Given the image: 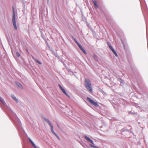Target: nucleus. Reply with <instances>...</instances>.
I'll return each instance as SVG.
<instances>
[{"label":"nucleus","instance_id":"obj_1","mask_svg":"<svg viewBox=\"0 0 148 148\" xmlns=\"http://www.w3.org/2000/svg\"><path fill=\"white\" fill-rule=\"evenodd\" d=\"M84 84L85 87L87 90L92 92V85L90 80L86 78L84 80Z\"/></svg>","mask_w":148,"mask_h":148},{"label":"nucleus","instance_id":"obj_2","mask_svg":"<svg viewBox=\"0 0 148 148\" xmlns=\"http://www.w3.org/2000/svg\"><path fill=\"white\" fill-rule=\"evenodd\" d=\"M12 10H13V16L12 18V21L13 25L14 27V29L16 30L17 29V27L16 26V21H15V14L14 10V8L13 7H12Z\"/></svg>","mask_w":148,"mask_h":148},{"label":"nucleus","instance_id":"obj_3","mask_svg":"<svg viewBox=\"0 0 148 148\" xmlns=\"http://www.w3.org/2000/svg\"><path fill=\"white\" fill-rule=\"evenodd\" d=\"M73 39L75 41V43L77 44V45L79 47V48L85 54H86V53L84 49L82 47V46L77 42V41L75 40V39L73 38Z\"/></svg>","mask_w":148,"mask_h":148},{"label":"nucleus","instance_id":"obj_4","mask_svg":"<svg viewBox=\"0 0 148 148\" xmlns=\"http://www.w3.org/2000/svg\"><path fill=\"white\" fill-rule=\"evenodd\" d=\"M86 99L88 101L90 102L92 104L95 106H98V104L97 103L94 101L90 98L87 97L86 98Z\"/></svg>","mask_w":148,"mask_h":148},{"label":"nucleus","instance_id":"obj_5","mask_svg":"<svg viewBox=\"0 0 148 148\" xmlns=\"http://www.w3.org/2000/svg\"><path fill=\"white\" fill-rule=\"evenodd\" d=\"M59 86L60 89V90H62V91L64 94L65 95L68 96V94L66 93L65 90L64 89V88L60 84L59 85Z\"/></svg>","mask_w":148,"mask_h":148},{"label":"nucleus","instance_id":"obj_6","mask_svg":"<svg viewBox=\"0 0 148 148\" xmlns=\"http://www.w3.org/2000/svg\"><path fill=\"white\" fill-rule=\"evenodd\" d=\"M108 46L109 47V48H110L111 50L112 51L113 53H114V54L115 55V56L116 57H117L118 55L116 53V52L114 50L113 47L111 46L110 45H108Z\"/></svg>","mask_w":148,"mask_h":148},{"label":"nucleus","instance_id":"obj_7","mask_svg":"<svg viewBox=\"0 0 148 148\" xmlns=\"http://www.w3.org/2000/svg\"><path fill=\"white\" fill-rule=\"evenodd\" d=\"M85 138L88 141L92 143V144L94 145V143L92 140H91L90 138L86 136H84Z\"/></svg>","mask_w":148,"mask_h":148},{"label":"nucleus","instance_id":"obj_8","mask_svg":"<svg viewBox=\"0 0 148 148\" xmlns=\"http://www.w3.org/2000/svg\"><path fill=\"white\" fill-rule=\"evenodd\" d=\"M50 127H51V131L53 133V134H54L58 138H59V137L58 136V135L55 133V132L53 130V126H52V125L50 126Z\"/></svg>","mask_w":148,"mask_h":148},{"label":"nucleus","instance_id":"obj_9","mask_svg":"<svg viewBox=\"0 0 148 148\" xmlns=\"http://www.w3.org/2000/svg\"><path fill=\"white\" fill-rule=\"evenodd\" d=\"M29 140L30 142V143L32 144V145L35 148H37L35 145L34 144V143H33V141L30 138H29Z\"/></svg>","mask_w":148,"mask_h":148},{"label":"nucleus","instance_id":"obj_10","mask_svg":"<svg viewBox=\"0 0 148 148\" xmlns=\"http://www.w3.org/2000/svg\"><path fill=\"white\" fill-rule=\"evenodd\" d=\"M93 2L94 5L95 6L96 8H98V6L97 4V2L96 1L94 0L93 1Z\"/></svg>","mask_w":148,"mask_h":148},{"label":"nucleus","instance_id":"obj_11","mask_svg":"<svg viewBox=\"0 0 148 148\" xmlns=\"http://www.w3.org/2000/svg\"><path fill=\"white\" fill-rule=\"evenodd\" d=\"M93 2L94 5L95 6L96 8H98V6L97 4V2L96 1L94 0L93 1Z\"/></svg>","mask_w":148,"mask_h":148},{"label":"nucleus","instance_id":"obj_12","mask_svg":"<svg viewBox=\"0 0 148 148\" xmlns=\"http://www.w3.org/2000/svg\"><path fill=\"white\" fill-rule=\"evenodd\" d=\"M44 119L49 124L50 126L52 125L50 121L48 119L45 118Z\"/></svg>","mask_w":148,"mask_h":148},{"label":"nucleus","instance_id":"obj_13","mask_svg":"<svg viewBox=\"0 0 148 148\" xmlns=\"http://www.w3.org/2000/svg\"><path fill=\"white\" fill-rule=\"evenodd\" d=\"M93 57L95 60L96 61H97L98 58L96 55L94 54L93 56Z\"/></svg>","mask_w":148,"mask_h":148},{"label":"nucleus","instance_id":"obj_14","mask_svg":"<svg viewBox=\"0 0 148 148\" xmlns=\"http://www.w3.org/2000/svg\"><path fill=\"white\" fill-rule=\"evenodd\" d=\"M12 97L14 100L17 101V99H16V97L14 95H12Z\"/></svg>","mask_w":148,"mask_h":148},{"label":"nucleus","instance_id":"obj_15","mask_svg":"<svg viewBox=\"0 0 148 148\" xmlns=\"http://www.w3.org/2000/svg\"><path fill=\"white\" fill-rule=\"evenodd\" d=\"M17 85L19 87H22L20 83H16Z\"/></svg>","mask_w":148,"mask_h":148},{"label":"nucleus","instance_id":"obj_16","mask_svg":"<svg viewBox=\"0 0 148 148\" xmlns=\"http://www.w3.org/2000/svg\"><path fill=\"white\" fill-rule=\"evenodd\" d=\"M16 56L18 57H19L20 56V54L18 52H16Z\"/></svg>","mask_w":148,"mask_h":148},{"label":"nucleus","instance_id":"obj_17","mask_svg":"<svg viewBox=\"0 0 148 148\" xmlns=\"http://www.w3.org/2000/svg\"><path fill=\"white\" fill-rule=\"evenodd\" d=\"M35 60L38 63V64H41V63L40 62H39L38 60H37L35 59Z\"/></svg>","mask_w":148,"mask_h":148},{"label":"nucleus","instance_id":"obj_18","mask_svg":"<svg viewBox=\"0 0 148 148\" xmlns=\"http://www.w3.org/2000/svg\"><path fill=\"white\" fill-rule=\"evenodd\" d=\"M1 100L0 101L1 102L3 103V104H4L5 103V101H4V100L3 99H1Z\"/></svg>","mask_w":148,"mask_h":148},{"label":"nucleus","instance_id":"obj_19","mask_svg":"<svg viewBox=\"0 0 148 148\" xmlns=\"http://www.w3.org/2000/svg\"><path fill=\"white\" fill-rule=\"evenodd\" d=\"M123 45L124 46V48L125 49V45L124 44V43L123 42Z\"/></svg>","mask_w":148,"mask_h":148},{"label":"nucleus","instance_id":"obj_20","mask_svg":"<svg viewBox=\"0 0 148 148\" xmlns=\"http://www.w3.org/2000/svg\"><path fill=\"white\" fill-rule=\"evenodd\" d=\"M1 99H2L1 97H0V101L1 100Z\"/></svg>","mask_w":148,"mask_h":148},{"label":"nucleus","instance_id":"obj_21","mask_svg":"<svg viewBox=\"0 0 148 148\" xmlns=\"http://www.w3.org/2000/svg\"><path fill=\"white\" fill-rule=\"evenodd\" d=\"M57 126H58V127L59 128V126H58V125H57Z\"/></svg>","mask_w":148,"mask_h":148},{"label":"nucleus","instance_id":"obj_22","mask_svg":"<svg viewBox=\"0 0 148 148\" xmlns=\"http://www.w3.org/2000/svg\"><path fill=\"white\" fill-rule=\"evenodd\" d=\"M48 1H49V0H48Z\"/></svg>","mask_w":148,"mask_h":148}]
</instances>
